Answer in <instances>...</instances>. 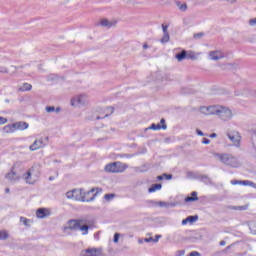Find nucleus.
Wrapping results in <instances>:
<instances>
[{"label":"nucleus","mask_w":256,"mask_h":256,"mask_svg":"<svg viewBox=\"0 0 256 256\" xmlns=\"http://www.w3.org/2000/svg\"><path fill=\"white\" fill-rule=\"evenodd\" d=\"M81 255L82 256H101V249L88 248V249L82 250Z\"/></svg>","instance_id":"obj_9"},{"label":"nucleus","mask_w":256,"mask_h":256,"mask_svg":"<svg viewBox=\"0 0 256 256\" xmlns=\"http://www.w3.org/2000/svg\"><path fill=\"white\" fill-rule=\"evenodd\" d=\"M202 143H203L204 145H209V143H211V140H210V139H207V138H203Z\"/></svg>","instance_id":"obj_35"},{"label":"nucleus","mask_w":256,"mask_h":256,"mask_svg":"<svg viewBox=\"0 0 256 256\" xmlns=\"http://www.w3.org/2000/svg\"><path fill=\"white\" fill-rule=\"evenodd\" d=\"M196 133H197V135H199L200 137H203V135H205V134H203V131H201V130H196Z\"/></svg>","instance_id":"obj_39"},{"label":"nucleus","mask_w":256,"mask_h":256,"mask_svg":"<svg viewBox=\"0 0 256 256\" xmlns=\"http://www.w3.org/2000/svg\"><path fill=\"white\" fill-rule=\"evenodd\" d=\"M248 227H249L251 235H256V221H250L248 223Z\"/></svg>","instance_id":"obj_23"},{"label":"nucleus","mask_w":256,"mask_h":256,"mask_svg":"<svg viewBox=\"0 0 256 256\" xmlns=\"http://www.w3.org/2000/svg\"><path fill=\"white\" fill-rule=\"evenodd\" d=\"M227 135L234 147H241V134L239 132L231 131Z\"/></svg>","instance_id":"obj_8"},{"label":"nucleus","mask_w":256,"mask_h":256,"mask_svg":"<svg viewBox=\"0 0 256 256\" xmlns=\"http://www.w3.org/2000/svg\"><path fill=\"white\" fill-rule=\"evenodd\" d=\"M119 237H120L119 233L114 234V243H119Z\"/></svg>","instance_id":"obj_33"},{"label":"nucleus","mask_w":256,"mask_h":256,"mask_svg":"<svg viewBox=\"0 0 256 256\" xmlns=\"http://www.w3.org/2000/svg\"><path fill=\"white\" fill-rule=\"evenodd\" d=\"M68 199H73V201H83V189H74L66 193Z\"/></svg>","instance_id":"obj_7"},{"label":"nucleus","mask_w":256,"mask_h":256,"mask_svg":"<svg viewBox=\"0 0 256 256\" xmlns=\"http://www.w3.org/2000/svg\"><path fill=\"white\" fill-rule=\"evenodd\" d=\"M41 173L39 172V170H37V168H35V166H32L24 175H23V179L26 183H28V185H35V183H37V181H39V175Z\"/></svg>","instance_id":"obj_3"},{"label":"nucleus","mask_w":256,"mask_h":256,"mask_svg":"<svg viewBox=\"0 0 256 256\" xmlns=\"http://www.w3.org/2000/svg\"><path fill=\"white\" fill-rule=\"evenodd\" d=\"M177 61H183L184 59H187V51L182 50L181 53L176 54Z\"/></svg>","instance_id":"obj_25"},{"label":"nucleus","mask_w":256,"mask_h":256,"mask_svg":"<svg viewBox=\"0 0 256 256\" xmlns=\"http://www.w3.org/2000/svg\"><path fill=\"white\" fill-rule=\"evenodd\" d=\"M186 56V59H195V53H193L192 51L186 52Z\"/></svg>","instance_id":"obj_31"},{"label":"nucleus","mask_w":256,"mask_h":256,"mask_svg":"<svg viewBox=\"0 0 256 256\" xmlns=\"http://www.w3.org/2000/svg\"><path fill=\"white\" fill-rule=\"evenodd\" d=\"M33 89V86L29 83H23L19 88L18 91H21L22 93H25V91H31Z\"/></svg>","instance_id":"obj_20"},{"label":"nucleus","mask_w":256,"mask_h":256,"mask_svg":"<svg viewBox=\"0 0 256 256\" xmlns=\"http://www.w3.org/2000/svg\"><path fill=\"white\" fill-rule=\"evenodd\" d=\"M45 147V142H43V138H39L34 141L32 145H30V151H37L38 149H43Z\"/></svg>","instance_id":"obj_10"},{"label":"nucleus","mask_w":256,"mask_h":256,"mask_svg":"<svg viewBox=\"0 0 256 256\" xmlns=\"http://www.w3.org/2000/svg\"><path fill=\"white\" fill-rule=\"evenodd\" d=\"M231 209L233 211H247L249 209V204L243 206H232Z\"/></svg>","instance_id":"obj_24"},{"label":"nucleus","mask_w":256,"mask_h":256,"mask_svg":"<svg viewBox=\"0 0 256 256\" xmlns=\"http://www.w3.org/2000/svg\"><path fill=\"white\" fill-rule=\"evenodd\" d=\"M100 25L101 27H113L114 25H117V21L109 22V20H107L106 18H103L100 21Z\"/></svg>","instance_id":"obj_17"},{"label":"nucleus","mask_w":256,"mask_h":256,"mask_svg":"<svg viewBox=\"0 0 256 256\" xmlns=\"http://www.w3.org/2000/svg\"><path fill=\"white\" fill-rule=\"evenodd\" d=\"M193 201H199V197H197V192L196 191L192 192L191 196H187L185 198L186 203H191Z\"/></svg>","instance_id":"obj_19"},{"label":"nucleus","mask_w":256,"mask_h":256,"mask_svg":"<svg viewBox=\"0 0 256 256\" xmlns=\"http://www.w3.org/2000/svg\"><path fill=\"white\" fill-rule=\"evenodd\" d=\"M169 26L162 24L163 33L167 34V29Z\"/></svg>","instance_id":"obj_37"},{"label":"nucleus","mask_w":256,"mask_h":256,"mask_svg":"<svg viewBox=\"0 0 256 256\" xmlns=\"http://www.w3.org/2000/svg\"><path fill=\"white\" fill-rule=\"evenodd\" d=\"M199 217L197 216H188L186 219L182 220V225H187V223H195Z\"/></svg>","instance_id":"obj_22"},{"label":"nucleus","mask_w":256,"mask_h":256,"mask_svg":"<svg viewBox=\"0 0 256 256\" xmlns=\"http://www.w3.org/2000/svg\"><path fill=\"white\" fill-rule=\"evenodd\" d=\"M56 111H59V108H57Z\"/></svg>","instance_id":"obj_47"},{"label":"nucleus","mask_w":256,"mask_h":256,"mask_svg":"<svg viewBox=\"0 0 256 256\" xmlns=\"http://www.w3.org/2000/svg\"><path fill=\"white\" fill-rule=\"evenodd\" d=\"M210 57L213 61H217L219 59H223L225 55H223V52L221 51H213V52H210Z\"/></svg>","instance_id":"obj_16"},{"label":"nucleus","mask_w":256,"mask_h":256,"mask_svg":"<svg viewBox=\"0 0 256 256\" xmlns=\"http://www.w3.org/2000/svg\"><path fill=\"white\" fill-rule=\"evenodd\" d=\"M49 215H51V210L48 208H39L36 211V217L38 219H45V217H49Z\"/></svg>","instance_id":"obj_11"},{"label":"nucleus","mask_w":256,"mask_h":256,"mask_svg":"<svg viewBox=\"0 0 256 256\" xmlns=\"http://www.w3.org/2000/svg\"><path fill=\"white\" fill-rule=\"evenodd\" d=\"M143 49H149V45L143 44Z\"/></svg>","instance_id":"obj_42"},{"label":"nucleus","mask_w":256,"mask_h":256,"mask_svg":"<svg viewBox=\"0 0 256 256\" xmlns=\"http://www.w3.org/2000/svg\"><path fill=\"white\" fill-rule=\"evenodd\" d=\"M15 131H17L15 128V124L6 125L3 127V133H5V134L15 133Z\"/></svg>","instance_id":"obj_18"},{"label":"nucleus","mask_w":256,"mask_h":256,"mask_svg":"<svg viewBox=\"0 0 256 256\" xmlns=\"http://www.w3.org/2000/svg\"><path fill=\"white\" fill-rule=\"evenodd\" d=\"M5 177L9 181H19V179H21V177L16 174L14 168H12V170L9 173H7Z\"/></svg>","instance_id":"obj_14"},{"label":"nucleus","mask_w":256,"mask_h":256,"mask_svg":"<svg viewBox=\"0 0 256 256\" xmlns=\"http://www.w3.org/2000/svg\"><path fill=\"white\" fill-rule=\"evenodd\" d=\"M9 239V233L5 230L0 231V241Z\"/></svg>","instance_id":"obj_28"},{"label":"nucleus","mask_w":256,"mask_h":256,"mask_svg":"<svg viewBox=\"0 0 256 256\" xmlns=\"http://www.w3.org/2000/svg\"><path fill=\"white\" fill-rule=\"evenodd\" d=\"M7 123V118L0 116V125H5Z\"/></svg>","instance_id":"obj_34"},{"label":"nucleus","mask_w":256,"mask_h":256,"mask_svg":"<svg viewBox=\"0 0 256 256\" xmlns=\"http://www.w3.org/2000/svg\"><path fill=\"white\" fill-rule=\"evenodd\" d=\"M149 129H152L153 131H161V129L163 130L167 129V124H165V118H162L160 120V124H155V123L151 124Z\"/></svg>","instance_id":"obj_12"},{"label":"nucleus","mask_w":256,"mask_h":256,"mask_svg":"<svg viewBox=\"0 0 256 256\" xmlns=\"http://www.w3.org/2000/svg\"><path fill=\"white\" fill-rule=\"evenodd\" d=\"M104 199H105L106 201H113V199H115V194H106V195L104 196Z\"/></svg>","instance_id":"obj_30"},{"label":"nucleus","mask_w":256,"mask_h":256,"mask_svg":"<svg viewBox=\"0 0 256 256\" xmlns=\"http://www.w3.org/2000/svg\"><path fill=\"white\" fill-rule=\"evenodd\" d=\"M163 185L161 184H152L148 189V193H155L156 191H161Z\"/></svg>","instance_id":"obj_21"},{"label":"nucleus","mask_w":256,"mask_h":256,"mask_svg":"<svg viewBox=\"0 0 256 256\" xmlns=\"http://www.w3.org/2000/svg\"><path fill=\"white\" fill-rule=\"evenodd\" d=\"M103 193V189L101 188H92L89 191L82 190V202L89 203V201H93L97 195H101Z\"/></svg>","instance_id":"obj_6"},{"label":"nucleus","mask_w":256,"mask_h":256,"mask_svg":"<svg viewBox=\"0 0 256 256\" xmlns=\"http://www.w3.org/2000/svg\"><path fill=\"white\" fill-rule=\"evenodd\" d=\"M145 241H146V243H149L150 240H149V238H146Z\"/></svg>","instance_id":"obj_44"},{"label":"nucleus","mask_w":256,"mask_h":256,"mask_svg":"<svg viewBox=\"0 0 256 256\" xmlns=\"http://www.w3.org/2000/svg\"><path fill=\"white\" fill-rule=\"evenodd\" d=\"M179 9H180L181 11H187V4H182V5L179 7Z\"/></svg>","instance_id":"obj_36"},{"label":"nucleus","mask_w":256,"mask_h":256,"mask_svg":"<svg viewBox=\"0 0 256 256\" xmlns=\"http://www.w3.org/2000/svg\"><path fill=\"white\" fill-rule=\"evenodd\" d=\"M20 222L23 223L26 227H29V223H31V220L27 219L26 217H20Z\"/></svg>","instance_id":"obj_29"},{"label":"nucleus","mask_w":256,"mask_h":256,"mask_svg":"<svg viewBox=\"0 0 256 256\" xmlns=\"http://www.w3.org/2000/svg\"><path fill=\"white\" fill-rule=\"evenodd\" d=\"M249 23H250V25H256V18L251 19V20L249 21Z\"/></svg>","instance_id":"obj_40"},{"label":"nucleus","mask_w":256,"mask_h":256,"mask_svg":"<svg viewBox=\"0 0 256 256\" xmlns=\"http://www.w3.org/2000/svg\"><path fill=\"white\" fill-rule=\"evenodd\" d=\"M164 179L169 181V180L173 179V175H171V174H163V175L157 176V181H163Z\"/></svg>","instance_id":"obj_26"},{"label":"nucleus","mask_w":256,"mask_h":256,"mask_svg":"<svg viewBox=\"0 0 256 256\" xmlns=\"http://www.w3.org/2000/svg\"><path fill=\"white\" fill-rule=\"evenodd\" d=\"M231 185H244V186H249V187H255V183L249 181V180H231Z\"/></svg>","instance_id":"obj_13"},{"label":"nucleus","mask_w":256,"mask_h":256,"mask_svg":"<svg viewBox=\"0 0 256 256\" xmlns=\"http://www.w3.org/2000/svg\"><path fill=\"white\" fill-rule=\"evenodd\" d=\"M93 227L91 220L87 219H72L67 222L64 231H81L82 235H89V229Z\"/></svg>","instance_id":"obj_1"},{"label":"nucleus","mask_w":256,"mask_h":256,"mask_svg":"<svg viewBox=\"0 0 256 256\" xmlns=\"http://www.w3.org/2000/svg\"><path fill=\"white\" fill-rule=\"evenodd\" d=\"M165 41H169V34H165L164 38L162 39V43Z\"/></svg>","instance_id":"obj_38"},{"label":"nucleus","mask_w":256,"mask_h":256,"mask_svg":"<svg viewBox=\"0 0 256 256\" xmlns=\"http://www.w3.org/2000/svg\"><path fill=\"white\" fill-rule=\"evenodd\" d=\"M224 245H226V242H225V241H221V242H220V246H221V247H224Z\"/></svg>","instance_id":"obj_41"},{"label":"nucleus","mask_w":256,"mask_h":256,"mask_svg":"<svg viewBox=\"0 0 256 256\" xmlns=\"http://www.w3.org/2000/svg\"><path fill=\"white\" fill-rule=\"evenodd\" d=\"M127 167H129L127 164L120 161H116L107 164L104 167V171H106V173H123L127 169Z\"/></svg>","instance_id":"obj_4"},{"label":"nucleus","mask_w":256,"mask_h":256,"mask_svg":"<svg viewBox=\"0 0 256 256\" xmlns=\"http://www.w3.org/2000/svg\"><path fill=\"white\" fill-rule=\"evenodd\" d=\"M200 113H202V115H218V117H221L224 121L233 117V112L223 106H204L200 108Z\"/></svg>","instance_id":"obj_2"},{"label":"nucleus","mask_w":256,"mask_h":256,"mask_svg":"<svg viewBox=\"0 0 256 256\" xmlns=\"http://www.w3.org/2000/svg\"><path fill=\"white\" fill-rule=\"evenodd\" d=\"M213 155L225 165H229L230 167H237V158H235L234 156L230 154H220V153H214Z\"/></svg>","instance_id":"obj_5"},{"label":"nucleus","mask_w":256,"mask_h":256,"mask_svg":"<svg viewBox=\"0 0 256 256\" xmlns=\"http://www.w3.org/2000/svg\"><path fill=\"white\" fill-rule=\"evenodd\" d=\"M83 99H85V96H78V97L72 99L71 103L73 106L79 105V103H82Z\"/></svg>","instance_id":"obj_27"},{"label":"nucleus","mask_w":256,"mask_h":256,"mask_svg":"<svg viewBox=\"0 0 256 256\" xmlns=\"http://www.w3.org/2000/svg\"><path fill=\"white\" fill-rule=\"evenodd\" d=\"M46 111H47V113H53V111H55V107L48 106V107H46Z\"/></svg>","instance_id":"obj_32"},{"label":"nucleus","mask_w":256,"mask_h":256,"mask_svg":"<svg viewBox=\"0 0 256 256\" xmlns=\"http://www.w3.org/2000/svg\"><path fill=\"white\" fill-rule=\"evenodd\" d=\"M6 193H9V188H6Z\"/></svg>","instance_id":"obj_45"},{"label":"nucleus","mask_w":256,"mask_h":256,"mask_svg":"<svg viewBox=\"0 0 256 256\" xmlns=\"http://www.w3.org/2000/svg\"><path fill=\"white\" fill-rule=\"evenodd\" d=\"M156 237H157V239L161 238V236H156Z\"/></svg>","instance_id":"obj_46"},{"label":"nucleus","mask_w":256,"mask_h":256,"mask_svg":"<svg viewBox=\"0 0 256 256\" xmlns=\"http://www.w3.org/2000/svg\"><path fill=\"white\" fill-rule=\"evenodd\" d=\"M210 137L213 139L214 137H217V134H216V133H212V134L210 135Z\"/></svg>","instance_id":"obj_43"},{"label":"nucleus","mask_w":256,"mask_h":256,"mask_svg":"<svg viewBox=\"0 0 256 256\" xmlns=\"http://www.w3.org/2000/svg\"><path fill=\"white\" fill-rule=\"evenodd\" d=\"M14 127L16 131H25V129L29 128V124L27 122H16L14 123Z\"/></svg>","instance_id":"obj_15"}]
</instances>
